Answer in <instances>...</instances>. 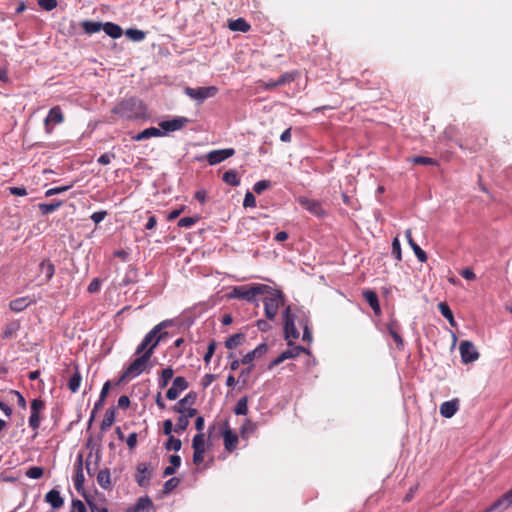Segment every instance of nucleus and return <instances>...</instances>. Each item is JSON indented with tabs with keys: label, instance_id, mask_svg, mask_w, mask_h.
<instances>
[{
	"label": "nucleus",
	"instance_id": "obj_38",
	"mask_svg": "<svg viewBox=\"0 0 512 512\" xmlns=\"http://www.w3.org/2000/svg\"><path fill=\"white\" fill-rule=\"evenodd\" d=\"M28 306L26 298H17L10 302L9 307L12 311L20 312Z\"/></svg>",
	"mask_w": 512,
	"mask_h": 512
},
{
	"label": "nucleus",
	"instance_id": "obj_42",
	"mask_svg": "<svg viewBox=\"0 0 512 512\" xmlns=\"http://www.w3.org/2000/svg\"><path fill=\"white\" fill-rule=\"evenodd\" d=\"M410 161L417 165H437V161L435 159L425 156H415L412 157Z\"/></svg>",
	"mask_w": 512,
	"mask_h": 512
},
{
	"label": "nucleus",
	"instance_id": "obj_17",
	"mask_svg": "<svg viewBox=\"0 0 512 512\" xmlns=\"http://www.w3.org/2000/svg\"><path fill=\"white\" fill-rule=\"evenodd\" d=\"M135 480L140 487H146L150 481V471L146 463H139L137 465V474Z\"/></svg>",
	"mask_w": 512,
	"mask_h": 512
},
{
	"label": "nucleus",
	"instance_id": "obj_19",
	"mask_svg": "<svg viewBox=\"0 0 512 512\" xmlns=\"http://www.w3.org/2000/svg\"><path fill=\"white\" fill-rule=\"evenodd\" d=\"M153 506L152 500L148 496L140 497L137 502L127 508V512H148Z\"/></svg>",
	"mask_w": 512,
	"mask_h": 512
},
{
	"label": "nucleus",
	"instance_id": "obj_46",
	"mask_svg": "<svg viewBox=\"0 0 512 512\" xmlns=\"http://www.w3.org/2000/svg\"><path fill=\"white\" fill-rule=\"evenodd\" d=\"M216 347H217L216 341L215 340H211L209 342V344H208L207 351H206V353H205V355L203 357L204 362L206 364L210 363V361H211V359H212V357H213V355L215 353Z\"/></svg>",
	"mask_w": 512,
	"mask_h": 512
},
{
	"label": "nucleus",
	"instance_id": "obj_18",
	"mask_svg": "<svg viewBox=\"0 0 512 512\" xmlns=\"http://www.w3.org/2000/svg\"><path fill=\"white\" fill-rule=\"evenodd\" d=\"M405 237L407 239V242L408 244L410 245V247L412 248V250L414 251L417 259L420 261V262H426L427 261V254L424 250H422L420 248V246L414 241L413 237H412V232L410 229H407L405 231Z\"/></svg>",
	"mask_w": 512,
	"mask_h": 512
},
{
	"label": "nucleus",
	"instance_id": "obj_37",
	"mask_svg": "<svg viewBox=\"0 0 512 512\" xmlns=\"http://www.w3.org/2000/svg\"><path fill=\"white\" fill-rule=\"evenodd\" d=\"M81 26L87 34L96 33L102 29V24L100 22L83 21Z\"/></svg>",
	"mask_w": 512,
	"mask_h": 512
},
{
	"label": "nucleus",
	"instance_id": "obj_23",
	"mask_svg": "<svg viewBox=\"0 0 512 512\" xmlns=\"http://www.w3.org/2000/svg\"><path fill=\"white\" fill-rule=\"evenodd\" d=\"M45 501L49 503L53 509H59L63 506L64 500L60 495V492L56 489L50 490L45 495Z\"/></svg>",
	"mask_w": 512,
	"mask_h": 512
},
{
	"label": "nucleus",
	"instance_id": "obj_22",
	"mask_svg": "<svg viewBox=\"0 0 512 512\" xmlns=\"http://www.w3.org/2000/svg\"><path fill=\"white\" fill-rule=\"evenodd\" d=\"M174 370L170 367V366H167V367H163V366H160L157 370H156V374L158 376V384H168L171 380H173L174 378Z\"/></svg>",
	"mask_w": 512,
	"mask_h": 512
},
{
	"label": "nucleus",
	"instance_id": "obj_11",
	"mask_svg": "<svg viewBox=\"0 0 512 512\" xmlns=\"http://www.w3.org/2000/svg\"><path fill=\"white\" fill-rule=\"evenodd\" d=\"M63 121H64V115L62 113L61 108L59 106H55V107L51 108L48 112L47 117L44 120L46 133H48V134L52 133L53 126H51V124L58 125V124H61Z\"/></svg>",
	"mask_w": 512,
	"mask_h": 512
},
{
	"label": "nucleus",
	"instance_id": "obj_64",
	"mask_svg": "<svg viewBox=\"0 0 512 512\" xmlns=\"http://www.w3.org/2000/svg\"><path fill=\"white\" fill-rule=\"evenodd\" d=\"M90 512H109L108 508L102 505L88 501Z\"/></svg>",
	"mask_w": 512,
	"mask_h": 512
},
{
	"label": "nucleus",
	"instance_id": "obj_33",
	"mask_svg": "<svg viewBox=\"0 0 512 512\" xmlns=\"http://www.w3.org/2000/svg\"><path fill=\"white\" fill-rule=\"evenodd\" d=\"M222 180L233 187L240 185V178L236 170H228L223 174Z\"/></svg>",
	"mask_w": 512,
	"mask_h": 512
},
{
	"label": "nucleus",
	"instance_id": "obj_34",
	"mask_svg": "<svg viewBox=\"0 0 512 512\" xmlns=\"http://www.w3.org/2000/svg\"><path fill=\"white\" fill-rule=\"evenodd\" d=\"M438 309H439L440 313L442 314V316L448 320L449 324L452 327H455L456 322L454 320L453 313H452L450 307L448 306V304L446 302H440L438 304Z\"/></svg>",
	"mask_w": 512,
	"mask_h": 512
},
{
	"label": "nucleus",
	"instance_id": "obj_60",
	"mask_svg": "<svg viewBox=\"0 0 512 512\" xmlns=\"http://www.w3.org/2000/svg\"><path fill=\"white\" fill-rule=\"evenodd\" d=\"M243 205L244 207H255L256 199L251 192H247L245 194Z\"/></svg>",
	"mask_w": 512,
	"mask_h": 512
},
{
	"label": "nucleus",
	"instance_id": "obj_31",
	"mask_svg": "<svg viewBox=\"0 0 512 512\" xmlns=\"http://www.w3.org/2000/svg\"><path fill=\"white\" fill-rule=\"evenodd\" d=\"M162 135H163V132L160 129H158L156 127H150V128L144 129L142 132H140L135 137V140L141 141V140L149 139L151 137H159Z\"/></svg>",
	"mask_w": 512,
	"mask_h": 512
},
{
	"label": "nucleus",
	"instance_id": "obj_27",
	"mask_svg": "<svg viewBox=\"0 0 512 512\" xmlns=\"http://www.w3.org/2000/svg\"><path fill=\"white\" fill-rule=\"evenodd\" d=\"M228 28L232 31L246 33L251 29V26L244 18H238L236 20H230L228 22Z\"/></svg>",
	"mask_w": 512,
	"mask_h": 512
},
{
	"label": "nucleus",
	"instance_id": "obj_32",
	"mask_svg": "<svg viewBox=\"0 0 512 512\" xmlns=\"http://www.w3.org/2000/svg\"><path fill=\"white\" fill-rule=\"evenodd\" d=\"M245 341V334L243 333H236L231 335L226 341H225V347L229 350H232L239 345H241Z\"/></svg>",
	"mask_w": 512,
	"mask_h": 512
},
{
	"label": "nucleus",
	"instance_id": "obj_14",
	"mask_svg": "<svg viewBox=\"0 0 512 512\" xmlns=\"http://www.w3.org/2000/svg\"><path fill=\"white\" fill-rule=\"evenodd\" d=\"M75 475L73 478L75 489L78 492H82L84 490V474H83V460L82 455L79 454L77 460L75 462Z\"/></svg>",
	"mask_w": 512,
	"mask_h": 512
},
{
	"label": "nucleus",
	"instance_id": "obj_9",
	"mask_svg": "<svg viewBox=\"0 0 512 512\" xmlns=\"http://www.w3.org/2000/svg\"><path fill=\"white\" fill-rule=\"evenodd\" d=\"M459 351L464 363H471L479 358V353L471 341H462L459 345Z\"/></svg>",
	"mask_w": 512,
	"mask_h": 512
},
{
	"label": "nucleus",
	"instance_id": "obj_48",
	"mask_svg": "<svg viewBox=\"0 0 512 512\" xmlns=\"http://www.w3.org/2000/svg\"><path fill=\"white\" fill-rule=\"evenodd\" d=\"M188 386H171L170 389L166 393V397L169 400H175L180 392L185 390Z\"/></svg>",
	"mask_w": 512,
	"mask_h": 512
},
{
	"label": "nucleus",
	"instance_id": "obj_6",
	"mask_svg": "<svg viewBox=\"0 0 512 512\" xmlns=\"http://www.w3.org/2000/svg\"><path fill=\"white\" fill-rule=\"evenodd\" d=\"M217 92H218V88L215 86L185 88L186 95H188L190 98L198 101L199 103L204 102V100H206L208 98L214 97L217 94Z\"/></svg>",
	"mask_w": 512,
	"mask_h": 512
},
{
	"label": "nucleus",
	"instance_id": "obj_43",
	"mask_svg": "<svg viewBox=\"0 0 512 512\" xmlns=\"http://www.w3.org/2000/svg\"><path fill=\"white\" fill-rule=\"evenodd\" d=\"M43 474H44V469L39 466L30 467L25 472V475L30 479H39L43 476Z\"/></svg>",
	"mask_w": 512,
	"mask_h": 512
},
{
	"label": "nucleus",
	"instance_id": "obj_12",
	"mask_svg": "<svg viewBox=\"0 0 512 512\" xmlns=\"http://www.w3.org/2000/svg\"><path fill=\"white\" fill-rule=\"evenodd\" d=\"M55 274V266L49 259H44L39 264V275L40 282L38 285L47 284Z\"/></svg>",
	"mask_w": 512,
	"mask_h": 512
},
{
	"label": "nucleus",
	"instance_id": "obj_54",
	"mask_svg": "<svg viewBox=\"0 0 512 512\" xmlns=\"http://www.w3.org/2000/svg\"><path fill=\"white\" fill-rule=\"evenodd\" d=\"M270 185H271L270 181H268V180H261V181H258V182L255 183V185L253 187V190L257 194H261L263 191L268 189L270 187Z\"/></svg>",
	"mask_w": 512,
	"mask_h": 512
},
{
	"label": "nucleus",
	"instance_id": "obj_16",
	"mask_svg": "<svg viewBox=\"0 0 512 512\" xmlns=\"http://www.w3.org/2000/svg\"><path fill=\"white\" fill-rule=\"evenodd\" d=\"M187 122L188 120L186 118L178 117L172 120L162 121L159 126L165 132H174L182 129Z\"/></svg>",
	"mask_w": 512,
	"mask_h": 512
},
{
	"label": "nucleus",
	"instance_id": "obj_41",
	"mask_svg": "<svg viewBox=\"0 0 512 512\" xmlns=\"http://www.w3.org/2000/svg\"><path fill=\"white\" fill-rule=\"evenodd\" d=\"M182 443L181 440L178 438H175L174 436L170 435L169 439L165 443L166 450L170 451H179L181 449Z\"/></svg>",
	"mask_w": 512,
	"mask_h": 512
},
{
	"label": "nucleus",
	"instance_id": "obj_25",
	"mask_svg": "<svg viewBox=\"0 0 512 512\" xmlns=\"http://www.w3.org/2000/svg\"><path fill=\"white\" fill-rule=\"evenodd\" d=\"M223 440L225 449L228 451H232L238 443V436L229 428H226L223 432Z\"/></svg>",
	"mask_w": 512,
	"mask_h": 512
},
{
	"label": "nucleus",
	"instance_id": "obj_44",
	"mask_svg": "<svg viewBox=\"0 0 512 512\" xmlns=\"http://www.w3.org/2000/svg\"><path fill=\"white\" fill-rule=\"evenodd\" d=\"M180 483V480L176 477H172L168 479L163 485V493L169 494L171 493Z\"/></svg>",
	"mask_w": 512,
	"mask_h": 512
},
{
	"label": "nucleus",
	"instance_id": "obj_26",
	"mask_svg": "<svg viewBox=\"0 0 512 512\" xmlns=\"http://www.w3.org/2000/svg\"><path fill=\"white\" fill-rule=\"evenodd\" d=\"M97 482L101 488L105 490H111V475L110 470L108 468L102 469L97 474Z\"/></svg>",
	"mask_w": 512,
	"mask_h": 512
},
{
	"label": "nucleus",
	"instance_id": "obj_61",
	"mask_svg": "<svg viewBox=\"0 0 512 512\" xmlns=\"http://www.w3.org/2000/svg\"><path fill=\"white\" fill-rule=\"evenodd\" d=\"M101 281L98 278H94L88 285L87 291L89 293H95L100 290Z\"/></svg>",
	"mask_w": 512,
	"mask_h": 512
},
{
	"label": "nucleus",
	"instance_id": "obj_4",
	"mask_svg": "<svg viewBox=\"0 0 512 512\" xmlns=\"http://www.w3.org/2000/svg\"><path fill=\"white\" fill-rule=\"evenodd\" d=\"M267 288L268 289L261 295L264 296L263 304L265 316L269 320H273L278 313L279 307L284 305V296L280 290L274 289L268 285Z\"/></svg>",
	"mask_w": 512,
	"mask_h": 512
},
{
	"label": "nucleus",
	"instance_id": "obj_49",
	"mask_svg": "<svg viewBox=\"0 0 512 512\" xmlns=\"http://www.w3.org/2000/svg\"><path fill=\"white\" fill-rule=\"evenodd\" d=\"M126 35L133 41H142L145 38V33L138 29H128Z\"/></svg>",
	"mask_w": 512,
	"mask_h": 512
},
{
	"label": "nucleus",
	"instance_id": "obj_36",
	"mask_svg": "<svg viewBox=\"0 0 512 512\" xmlns=\"http://www.w3.org/2000/svg\"><path fill=\"white\" fill-rule=\"evenodd\" d=\"M114 421H115V412L113 409H108L105 412V415L101 421V425H100L101 430L105 431L108 428H110Z\"/></svg>",
	"mask_w": 512,
	"mask_h": 512
},
{
	"label": "nucleus",
	"instance_id": "obj_21",
	"mask_svg": "<svg viewBox=\"0 0 512 512\" xmlns=\"http://www.w3.org/2000/svg\"><path fill=\"white\" fill-rule=\"evenodd\" d=\"M388 332L390 336L393 338L398 349H403L404 341L399 333L400 326L397 321L393 320L387 325Z\"/></svg>",
	"mask_w": 512,
	"mask_h": 512
},
{
	"label": "nucleus",
	"instance_id": "obj_40",
	"mask_svg": "<svg viewBox=\"0 0 512 512\" xmlns=\"http://www.w3.org/2000/svg\"><path fill=\"white\" fill-rule=\"evenodd\" d=\"M192 448H193V450L205 451V435H204V433H198L193 437Z\"/></svg>",
	"mask_w": 512,
	"mask_h": 512
},
{
	"label": "nucleus",
	"instance_id": "obj_3",
	"mask_svg": "<svg viewBox=\"0 0 512 512\" xmlns=\"http://www.w3.org/2000/svg\"><path fill=\"white\" fill-rule=\"evenodd\" d=\"M268 350V346L265 343L259 344L254 350L246 353L241 358V363L245 368H243L238 377L237 381L242 382V384H247L249 381L252 380L250 377V374L254 370L253 361L257 358L262 357Z\"/></svg>",
	"mask_w": 512,
	"mask_h": 512
},
{
	"label": "nucleus",
	"instance_id": "obj_45",
	"mask_svg": "<svg viewBox=\"0 0 512 512\" xmlns=\"http://www.w3.org/2000/svg\"><path fill=\"white\" fill-rule=\"evenodd\" d=\"M200 217H183L178 221V226L182 228H190L199 221Z\"/></svg>",
	"mask_w": 512,
	"mask_h": 512
},
{
	"label": "nucleus",
	"instance_id": "obj_62",
	"mask_svg": "<svg viewBox=\"0 0 512 512\" xmlns=\"http://www.w3.org/2000/svg\"><path fill=\"white\" fill-rule=\"evenodd\" d=\"M126 443L129 449H134L137 445V434L135 432L130 433L126 439Z\"/></svg>",
	"mask_w": 512,
	"mask_h": 512
},
{
	"label": "nucleus",
	"instance_id": "obj_35",
	"mask_svg": "<svg viewBox=\"0 0 512 512\" xmlns=\"http://www.w3.org/2000/svg\"><path fill=\"white\" fill-rule=\"evenodd\" d=\"M512 504V488L502 495L497 501L493 503L496 509L503 507L507 509Z\"/></svg>",
	"mask_w": 512,
	"mask_h": 512
},
{
	"label": "nucleus",
	"instance_id": "obj_10",
	"mask_svg": "<svg viewBox=\"0 0 512 512\" xmlns=\"http://www.w3.org/2000/svg\"><path fill=\"white\" fill-rule=\"evenodd\" d=\"M294 318L295 316L291 313V309L288 306L284 311V334L288 340L298 339L299 337V332L294 324Z\"/></svg>",
	"mask_w": 512,
	"mask_h": 512
},
{
	"label": "nucleus",
	"instance_id": "obj_57",
	"mask_svg": "<svg viewBox=\"0 0 512 512\" xmlns=\"http://www.w3.org/2000/svg\"><path fill=\"white\" fill-rule=\"evenodd\" d=\"M293 80L294 77L291 73H284L276 80V84L278 86H282L285 85L286 83L292 82Z\"/></svg>",
	"mask_w": 512,
	"mask_h": 512
},
{
	"label": "nucleus",
	"instance_id": "obj_8",
	"mask_svg": "<svg viewBox=\"0 0 512 512\" xmlns=\"http://www.w3.org/2000/svg\"><path fill=\"white\" fill-rule=\"evenodd\" d=\"M235 154L234 148H225L219 150H212L208 152L204 158L210 165H217Z\"/></svg>",
	"mask_w": 512,
	"mask_h": 512
},
{
	"label": "nucleus",
	"instance_id": "obj_15",
	"mask_svg": "<svg viewBox=\"0 0 512 512\" xmlns=\"http://www.w3.org/2000/svg\"><path fill=\"white\" fill-rule=\"evenodd\" d=\"M460 407V400L458 398H454L449 401H445L440 405V415L444 418H452Z\"/></svg>",
	"mask_w": 512,
	"mask_h": 512
},
{
	"label": "nucleus",
	"instance_id": "obj_29",
	"mask_svg": "<svg viewBox=\"0 0 512 512\" xmlns=\"http://www.w3.org/2000/svg\"><path fill=\"white\" fill-rule=\"evenodd\" d=\"M169 462H170V465L165 467V469L163 471V476L164 477L175 474L176 470L181 465V457L179 455H176V454L170 455L169 456Z\"/></svg>",
	"mask_w": 512,
	"mask_h": 512
},
{
	"label": "nucleus",
	"instance_id": "obj_2",
	"mask_svg": "<svg viewBox=\"0 0 512 512\" xmlns=\"http://www.w3.org/2000/svg\"><path fill=\"white\" fill-rule=\"evenodd\" d=\"M112 113L128 120H137L148 117L145 104L137 97L123 99L114 106Z\"/></svg>",
	"mask_w": 512,
	"mask_h": 512
},
{
	"label": "nucleus",
	"instance_id": "obj_28",
	"mask_svg": "<svg viewBox=\"0 0 512 512\" xmlns=\"http://www.w3.org/2000/svg\"><path fill=\"white\" fill-rule=\"evenodd\" d=\"M104 32L113 39L120 38L122 36V28L112 22H106L102 25Z\"/></svg>",
	"mask_w": 512,
	"mask_h": 512
},
{
	"label": "nucleus",
	"instance_id": "obj_20",
	"mask_svg": "<svg viewBox=\"0 0 512 512\" xmlns=\"http://www.w3.org/2000/svg\"><path fill=\"white\" fill-rule=\"evenodd\" d=\"M362 294H363L364 299L367 301L369 306L374 311V313L376 315H380L381 308H380V304H379V300H378V296H377L376 292L373 290H370V289H365V290H363Z\"/></svg>",
	"mask_w": 512,
	"mask_h": 512
},
{
	"label": "nucleus",
	"instance_id": "obj_39",
	"mask_svg": "<svg viewBox=\"0 0 512 512\" xmlns=\"http://www.w3.org/2000/svg\"><path fill=\"white\" fill-rule=\"evenodd\" d=\"M234 412L236 415H246L248 413V400L247 397H241L235 408Z\"/></svg>",
	"mask_w": 512,
	"mask_h": 512
},
{
	"label": "nucleus",
	"instance_id": "obj_55",
	"mask_svg": "<svg viewBox=\"0 0 512 512\" xmlns=\"http://www.w3.org/2000/svg\"><path fill=\"white\" fill-rule=\"evenodd\" d=\"M71 512H87V508L81 500L74 499L72 500Z\"/></svg>",
	"mask_w": 512,
	"mask_h": 512
},
{
	"label": "nucleus",
	"instance_id": "obj_50",
	"mask_svg": "<svg viewBox=\"0 0 512 512\" xmlns=\"http://www.w3.org/2000/svg\"><path fill=\"white\" fill-rule=\"evenodd\" d=\"M188 425H189V420L180 414V416L178 417V420H177L176 427L174 428V431L176 433L183 432L187 429Z\"/></svg>",
	"mask_w": 512,
	"mask_h": 512
},
{
	"label": "nucleus",
	"instance_id": "obj_58",
	"mask_svg": "<svg viewBox=\"0 0 512 512\" xmlns=\"http://www.w3.org/2000/svg\"><path fill=\"white\" fill-rule=\"evenodd\" d=\"M44 407H45L44 402L39 398L33 399V401L31 402V411L32 412L40 413V411L43 410Z\"/></svg>",
	"mask_w": 512,
	"mask_h": 512
},
{
	"label": "nucleus",
	"instance_id": "obj_47",
	"mask_svg": "<svg viewBox=\"0 0 512 512\" xmlns=\"http://www.w3.org/2000/svg\"><path fill=\"white\" fill-rule=\"evenodd\" d=\"M392 255L397 261L402 260L401 245L398 237H395L392 241Z\"/></svg>",
	"mask_w": 512,
	"mask_h": 512
},
{
	"label": "nucleus",
	"instance_id": "obj_5",
	"mask_svg": "<svg viewBox=\"0 0 512 512\" xmlns=\"http://www.w3.org/2000/svg\"><path fill=\"white\" fill-rule=\"evenodd\" d=\"M267 289V285L265 284L236 286L233 288L232 297L247 301H254L257 295L262 294Z\"/></svg>",
	"mask_w": 512,
	"mask_h": 512
},
{
	"label": "nucleus",
	"instance_id": "obj_53",
	"mask_svg": "<svg viewBox=\"0 0 512 512\" xmlns=\"http://www.w3.org/2000/svg\"><path fill=\"white\" fill-rule=\"evenodd\" d=\"M29 426L35 431L39 428V426H40L39 413L31 411L30 416H29Z\"/></svg>",
	"mask_w": 512,
	"mask_h": 512
},
{
	"label": "nucleus",
	"instance_id": "obj_63",
	"mask_svg": "<svg viewBox=\"0 0 512 512\" xmlns=\"http://www.w3.org/2000/svg\"><path fill=\"white\" fill-rule=\"evenodd\" d=\"M9 193L16 196H25L27 195V190L25 187H9Z\"/></svg>",
	"mask_w": 512,
	"mask_h": 512
},
{
	"label": "nucleus",
	"instance_id": "obj_52",
	"mask_svg": "<svg viewBox=\"0 0 512 512\" xmlns=\"http://www.w3.org/2000/svg\"><path fill=\"white\" fill-rule=\"evenodd\" d=\"M38 5L46 11H51L57 7V0H38Z\"/></svg>",
	"mask_w": 512,
	"mask_h": 512
},
{
	"label": "nucleus",
	"instance_id": "obj_59",
	"mask_svg": "<svg viewBox=\"0 0 512 512\" xmlns=\"http://www.w3.org/2000/svg\"><path fill=\"white\" fill-rule=\"evenodd\" d=\"M107 216V211L105 210H101V211H97V212H94L92 215H91V219L92 221L95 223V224H98L100 223L101 221H103L105 219V217Z\"/></svg>",
	"mask_w": 512,
	"mask_h": 512
},
{
	"label": "nucleus",
	"instance_id": "obj_7",
	"mask_svg": "<svg viewBox=\"0 0 512 512\" xmlns=\"http://www.w3.org/2000/svg\"><path fill=\"white\" fill-rule=\"evenodd\" d=\"M297 202L300 206L317 217H324L326 214L321 202L316 199L300 196L298 197Z\"/></svg>",
	"mask_w": 512,
	"mask_h": 512
},
{
	"label": "nucleus",
	"instance_id": "obj_56",
	"mask_svg": "<svg viewBox=\"0 0 512 512\" xmlns=\"http://www.w3.org/2000/svg\"><path fill=\"white\" fill-rule=\"evenodd\" d=\"M115 157L114 153H104L98 158L97 162L101 165H108Z\"/></svg>",
	"mask_w": 512,
	"mask_h": 512
},
{
	"label": "nucleus",
	"instance_id": "obj_51",
	"mask_svg": "<svg viewBox=\"0 0 512 512\" xmlns=\"http://www.w3.org/2000/svg\"><path fill=\"white\" fill-rule=\"evenodd\" d=\"M73 185H65V186H58L54 188H50L45 192L46 197H51L56 194H60L63 192L68 191Z\"/></svg>",
	"mask_w": 512,
	"mask_h": 512
},
{
	"label": "nucleus",
	"instance_id": "obj_30",
	"mask_svg": "<svg viewBox=\"0 0 512 512\" xmlns=\"http://www.w3.org/2000/svg\"><path fill=\"white\" fill-rule=\"evenodd\" d=\"M63 202L60 200H54L51 203H40L38 209L42 215H48L62 206Z\"/></svg>",
	"mask_w": 512,
	"mask_h": 512
},
{
	"label": "nucleus",
	"instance_id": "obj_13",
	"mask_svg": "<svg viewBox=\"0 0 512 512\" xmlns=\"http://www.w3.org/2000/svg\"><path fill=\"white\" fill-rule=\"evenodd\" d=\"M305 349L301 346H295L293 348L287 349L280 353L271 363L269 364V367H275L285 361L286 359H292L298 356L301 352H304Z\"/></svg>",
	"mask_w": 512,
	"mask_h": 512
},
{
	"label": "nucleus",
	"instance_id": "obj_24",
	"mask_svg": "<svg viewBox=\"0 0 512 512\" xmlns=\"http://www.w3.org/2000/svg\"><path fill=\"white\" fill-rule=\"evenodd\" d=\"M197 395L194 392L188 393L184 398L180 399L175 405L173 410L175 412H182L185 408L191 407L195 404Z\"/></svg>",
	"mask_w": 512,
	"mask_h": 512
},
{
	"label": "nucleus",
	"instance_id": "obj_1",
	"mask_svg": "<svg viewBox=\"0 0 512 512\" xmlns=\"http://www.w3.org/2000/svg\"><path fill=\"white\" fill-rule=\"evenodd\" d=\"M167 326L168 321H163L154 326L153 329L145 335L135 350L137 357L124 369L119 382L131 381L144 372H150V369L154 367L151 362L154 350L158 344L164 341L168 336V333L164 331Z\"/></svg>",
	"mask_w": 512,
	"mask_h": 512
}]
</instances>
